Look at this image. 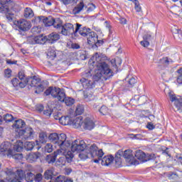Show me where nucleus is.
Instances as JSON below:
<instances>
[{
	"label": "nucleus",
	"mask_w": 182,
	"mask_h": 182,
	"mask_svg": "<svg viewBox=\"0 0 182 182\" xmlns=\"http://www.w3.org/2000/svg\"><path fill=\"white\" fill-rule=\"evenodd\" d=\"M11 83L14 86V87H21V89H23V87H26V85H28V80L20 81L18 78L14 77L11 80Z\"/></svg>",
	"instance_id": "23"
},
{
	"label": "nucleus",
	"mask_w": 182,
	"mask_h": 182,
	"mask_svg": "<svg viewBox=\"0 0 182 182\" xmlns=\"http://www.w3.org/2000/svg\"><path fill=\"white\" fill-rule=\"evenodd\" d=\"M107 108L106 106H102L100 109H99L100 113L101 114H103V116H105V114H107Z\"/></svg>",
	"instance_id": "53"
},
{
	"label": "nucleus",
	"mask_w": 182,
	"mask_h": 182,
	"mask_svg": "<svg viewBox=\"0 0 182 182\" xmlns=\"http://www.w3.org/2000/svg\"><path fill=\"white\" fill-rule=\"evenodd\" d=\"M85 112V108L82 105H77L75 109V114L80 116Z\"/></svg>",
	"instance_id": "43"
},
{
	"label": "nucleus",
	"mask_w": 182,
	"mask_h": 182,
	"mask_svg": "<svg viewBox=\"0 0 182 182\" xmlns=\"http://www.w3.org/2000/svg\"><path fill=\"white\" fill-rule=\"evenodd\" d=\"M17 27L19 31H22V32H26L32 28V25L31 23L25 19H21L17 21Z\"/></svg>",
	"instance_id": "17"
},
{
	"label": "nucleus",
	"mask_w": 182,
	"mask_h": 182,
	"mask_svg": "<svg viewBox=\"0 0 182 182\" xmlns=\"http://www.w3.org/2000/svg\"><path fill=\"white\" fill-rule=\"evenodd\" d=\"M178 73H180V75L177 77L176 82L178 85H182V68L178 70Z\"/></svg>",
	"instance_id": "49"
},
{
	"label": "nucleus",
	"mask_w": 182,
	"mask_h": 182,
	"mask_svg": "<svg viewBox=\"0 0 182 182\" xmlns=\"http://www.w3.org/2000/svg\"><path fill=\"white\" fill-rule=\"evenodd\" d=\"M52 176H53V169H47L44 172L43 178L46 180H52Z\"/></svg>",
	"instance_id": "35"
},
{
	"label": "nucleus",
	"mask_w": 182,
	"mask_h": 182,
	"mask_svg": "<svg viewBox=\"0 0 182 182\" xmlns=\"http://www.w3.org/2000/svg\"><path fill=\"white\" fill-rule=\"evenodd\" d=\"M78 32L81 36H87L92 31H90V28H86V27H82L78 30Z\"/></svg>",
	"instance_id": "33"
},
{
	"label": "nucleus",
	"mask_w": 182,
	"mask_h": 182,
	"mask_svg": "<svg viewBox=\"0 0 182 182\" xmlns=\"http://www.w3.org/2000/svg\"><path fill=\"white\" fill-rule=\"evenodd\" d=\"M6 176V181L8 182H22L21 180L25 178L27 182H33L35 178V174L32 172H28L25 174L21 169H18L16 172L12 171H8Z\"/></svg>",
	"instance_id": "3"
},
{
	"label": "nucleus",
	"mask_w": 182,
	"mask_h": 182,
	"mask_svg": "<svg viewBox=\"0 0 182 182\" xmlns=\"http://www.w3.org/2000/svg\"><path fill=\"white\" fill-rule=\"evenodd\" d=\"M168 97L170 101L173 105V110L175 112H179L181 113L182 112V97L180 96L176 95V94L173 92H168Z\"/></svg>",
	"instance_id": "7"
},
{
	"label": "nucleus",
	"mask_w": 182,
	"mask_h": 182,
	"mask_svg": "<svg viewBox=\"0 0 182 182\" xmlns=\"http://www.w3.org/2000/svg\"><path fill=\"white\" fill-rule=\"evenodd\" d=\"M0 5L1 6H0L1 14H7L10 9L14 10L16 6V4L11 0H0Z\"/></svg>",
	"instance_id": "10"
},
{
	"label": "nucleus",
	"mask_w": 182,
	"mask_h": 182,
	"mask_svg": "<svg viewBox=\"0 0 182 182\" xmlns=\"http://www.w3.org/2000/svg\"><path fill=\"white\" fill-rule=\"evenodd\" d=\"M46 96L50 95L52 97L57 98L59 102H65L67 106H72L75 103V100L71 97H66L65 91L59 87H49L44 92Z\"/></svg>",
	"instance_id": "2"
},
{
	"label": "nucleus",
	"mask_w": 182,
	"mask_h": 182,
	"mask_svg": "<svg viewBox=\"0 0 182 182\" xmlns=\"http://www.w3.org/2000/svg\"><path fill=\"white\" fill-rule=\"evenodd\" d=\"M96 9V6L94 4L88 5L87 12H92Z\"/></svg>",
	"instance_id": "55"
},
{
	"label": "nucleus",
	"mask_w": 182,
	"mask_h": 182,
	"mask_svg": "<svg viewBox=\"0 0 182 182\" xmlns=\"http://www.w3.org/2000/svg\"><path fill=\"white\" fill-rule=\"evenodd\" d=\"M43 175H42V173H38L37 174H34V181L35 182H42V181L43 180Z\"/></svg>",
	"instance_id": "44"
},
{
	"label": "nucleus",
	"mask_w": 182,
	"mask_h": 182,
	"mask_svg": "<svg viewBox=\"0 0 182 182\" xmlns=\"http://www.w3.org/2000/svg\"><path fill=\"white\" fill-rule=\"evenodd\" d=\"M59 39H60V36L58 33H51L47 37V42L48 43H55Z\"/></svg>",
	"instance_id": "24"
},
{
	"label": "nucleus",
	"mask_w": 182,
	"mask_h": 182,
	"mask_svg": "<svg viewBox=\"0 0 182 182\" xmlns=\"http://www.w3.org/2000/svg\"><path fill=\"white\" fill-rule=\"evenodd\" d=\"M4 76L5 77L9 78L12 76V70L11 69H6L4 70Z\"/></svg>",
	"instance_id": "54"
},
{
	"label": "nucleus",
	"mask_w": 182,
	"mask_h": 182,
	"mask_svg": "<svg viewBox=\"0 0 182 182\" xmlns=\"http://www.w3.org/2000/svg\"><path fill=\"white\" fill-rule=\"evenodd\" d=\"M89 90H86V91L84 92V97L85 99H87V101L93 100V94L89 92Z\"/></svg>",
	"instance_id": "42"
},
{
	"label": "nucleus",
	"mask_w": 182,
	"mask_h": 182,
	"mask_svg": "<svg viewBox=\"0 0 182 182\" xmlns=\"http://www.w3.org/2000/svg\"><path fill=\"white\" fill-rule=\"evenodd\" d=\"M25 121L22 120V119H17L15 121V122L14 123V124L12 125L13 129H17V132H19V129H22L23 127H25Z\"/></svg>",
	"instance_id": "28"
},
{
	"label": "nucleus",
	"mask_w": 182,
	"mask_h": 182,
	"mask_svg": "<svg viewBox=\"0 0 182 182\" xmlns=\"http://www.w3.org/2000/svg\"><path fill=\"white\" fill-rule=\"evenodd\" d=\"M146 97L145 96L141 97L139 98V102L141 103V105H144L146 102Z\"/></svg>",
	"instance_id": "63"
},
{
	"label": "nucleus",
	"mask_w": 182,
	"mask_h": 182,
	"mask_svg": "<svg viewBox=\"0 0 182 182\" xmlns=\"http://www.w3.org/2000/svg\"><path fill=\"white\" fill-rule=\"evenodd\" d=\"M27 42L28 43H30V45H36V39L35 36L28 37Z\"/></svg>",
	"instance_id": "50"
},
{
	"label": "nucleus",
	"mask_w": 182,
	"mask_h": 182,
	"mask_svg": "<svg viewBox=\"0 0 182 182\" xmlns=\"http://www.w3.org/2000/svg\"><path fill=\"white\" fill-rule=\"evenodd\" d=\"M113 160H114V157L112 155L105 156L101 159V164L102 166H110L113 163Z\"/></svg>",
	"instance_id": "26"
},
{
	"label": "nucleus",
	"mask_w": 182,
	"mask_h": 182,
	"mask_svg": "<svg viewBox=\"0 0 182 182\" xmlns=\"http://www.w3.org/2000/svg\"><path fill=\"white\" fill-rule=\"evenodd\" d=\"M146 127L149 130H154V129H156V127L151 122H148Z\"/></svg>",
	"instance_id": "62"
},
{
	"label": "nucleus",
	"mask_w": 182,
	"mask_h": 182,
	"mask_svg": "<svg viewBox=\"0 0 182 182\" xmlns=\"http://www.w3.org/2000/svg\"><path fill=\"white\" fill-rule=\"evenodd\" d=\"M81 85H82V87L86 90H89V89H93L95 86V80H87L85 77H82L80 80Z\"/></svg>",
	"instance_id": "20"
},
{
	"label": "nucleus",
	"mask_w": 182,
	"mask_h": 182,
	"mask_svg": "<svg viewBox=\"0 0 182 182\" xmlns=\"http://www.w3.org/2000/svg\"><path fill=\"white\" fill-rule=\"evenodd\" d=\"M60 123L63 126H69V124H72V119L69 116H62L60 117Z\"/></svg>",
	"instance_id": "29"
},
{
	"label": "nucleus",
	"mask_w": 182,
	"mask_h": 182,
	"mask_svg": "<svg viewBox=\"0 0 182 182\" xmlns=\"http://www.w3.org/2000/svg\"><path fill=\"white\" fill-rule=\"evenodd\" d=\"M122 157H123V155L119 154V151H118L114 158L115 164L116 166H117V167H120V166H122Z\"/></svg>",
	"instance_id": "36"
},
{
	"label": "nucleus",
	"mask_w": 182,
	"mask_h": 182,
	"mask_svg": "<svg viewBox=\"0 0 182 182\" xmlns=\"http://www.w3.org/2000/svg\"><path fill=\"white\" fill-rule=\"evenodd\" d=\"M45 151H46V153H52V151H53V148L51 144H47L45 146Z\"/></svg>",
	"instance_id": "52"
},
{
	"label": "nucleus",
	"mask_w": 182,
	"mask_h": 182,
	"mask_svg": "<svg viewBox=\"0 0 182 182\" xmlns=\"http://www.w3.org/2000/svg\"><path fill=\"white\" fill-rule=\"evenodd\" d=\"M48 139L51 143L58 146L60 150L66 151L69 147H70V141L68 140L66 134L52 133L48 136Z\"/></svg>",
	"instance_id": "4"
},
{
	"label": "nucleus",
	"mask_w": 182,
	"mask_h": 182,
	"mask_svg": "<svg viewBox=\"0 0 182 182\" xmlns=\"http://www.w3.org/2000/svg\"><path fill=\"white\" fill-rule=\"evenodd\" d=\"M15 9H16V8L14 7V9H10L9 12L5 13L6 19H8V21H9L10 22L13 19L12 16L14 15V14H11V11H15ZM2 14H4V13H2Z\"/></svg>",
	"instance_id": "45"
},
{
	"label": "nucleus",
	"mask_w": 182,
	"mask_h": 182,
	"mask_svg": "<svg viewBox=\"0 0 182 182\" xmlns=\"http://www.w3.org/2000/svg\"><path fill=\"white\" fill-rule=\"evenodd\" d=\"M76 25L77 27L75 30V26L70 23H67L64 25L60 23L57 29L58 31H60V33L61 35H63L64 36H70V35H76L79 31V29H80V26H82V25L79 23H76Z\"/></svg>",
	"instance_id": "5"
},
{
	"label": "nucleus",
	"mask_w": 182,
	"mask_h": 182,
	"mask_svg": "<svg viewBox=\"0 0 182 182\" xmlns=\"http://www.w3.org/2000/svg\"><path fill=\"white\" fill-rule=\"evenodd\" d=\"M75 129H79V127H82L83 124V119L82 117L75 118L73 121H72V124Z\"/></svg>",
	"instance_id": "30"
},
{
	"label": "nucleus",
	"mask_w": 182,
	"mask_h": 182,
	"mask_svg": "<svg viewBox=\"0 0 182 182\" xmlns=\"http://www.w3.org/2000/svg\"><path fill=\"white\" fill-rule=\"evenodd\" d=\"M36 109L37 112H40L41 113V112H43V109H45V107L42 105H36Z\"/></svg>",
	"instance_id": "61"
},
{
	"label": "nucleus",
	"mask_w": 182,
	"mask_h": 182,
	"mask_svg": "<svg viewBox=\"0 0 182 182\" xmlns=\"http://www.w3.org/2000/svg\"><path fill=\"white\" fill-rule=\"evenodd\" d=\"M9 157H13L15 160H22L23 155L22 154H15V151L12 150V155H9Z\"/></svg>",
	"instance_id": "40"
},
{
	"label": "nucleus",
	"mask_w": 182,
	"mask_h": 182,
	"mask_svg": "<svg viewBox=\"0 0 182 182\" xmlns=\"http://www.w3.org/2000/svg\"><path fill=\"white\" fill-rule=\"evenodd\" d=\"M23 149V142H22L21 140L17 141L14 146V151H17L18 153H19L20 151H22Z\"/></svg>",
	"instance_id": "32"
},
{
	"label": "nucleus",
	"mask_w": 182,
	"mask_h": 182,
	"mask_svg": "<svg viewBox=\"0 0 182 182\" xmlns=\"http://www.w3.org/2000/svg\"><path fill=\"white\" fill-rule=\"evenodd\" d=\"M43 114L47 117H50V114H52V109L48 108L47 109L43 111Z\"/></svg>",
	"instance_id": "56"
},
{
	"label": "nucleus",
	"mask_w": 182,
	"mask_h": 182,
	"mask_svg": "<svg viewBox=\"0 0 182 182\" xmlns=\"http://www.w3.org/2000/svg\"><path fill=\"white\" fill-rule=\"evenodd\" d=\"M79 157L81 160H86V159H89V157H90V155L87 153V154L81 153L79 154Z\"/></svg>",
	"instance_id": "58"
},
{
	"label": "nucleus",
	"mask_w": 182,
	"mask_h": 182,
	"mask_svg": "<svg viewBox=\"0 0 182 182\" xmlns=\"http://www.w3.org/2000/svg\"><path fill=\"white\" fill-rule=\"evenodd\" d=\"M28 80H31L30 86L31 87H36V93L43 92V85L41 84V79L38 78L36 76H33L28 78Z\"/></svg>",
	"instance_id": "16"
},
{
	"label": "nucleus",
	"mask_w": 182,
	"mask_h": 182,
	"mask_svg": "<svg viewBox=\"0 0 182 182\" xmlns=\"http://www.w3.org/2000/svg\"><path fill=\"white\" fill-rule=\"evenodd\" d=\"M140 43L141 46H144V48H147V46L150 45V43H149L147 41H141Z\"/></svg>",
	"instance_id": "64"
},
{
	"label": "nucleus",
	"mask_w": 182,
	"mask_h": 182,
	"mask_svg": "<svg viewBox=\"0 0 182 182\" xmlns=\"http://www.w3.org/2000/svg\"><path fill=\"white\" fill-rule=\"evenodd\" d=\"M47 58L48 59H50V60H53L55 58H56V52L54 49L49 48L47 52Z\"/></svg>",
	"instance_id": "34"
},
{
	"label": "nucleus",
	"mask_w": 182,
	"mask_h": 182,
	"mask_svg": "<svg viewBox=\"0 0 182 182\" xmlns=\"http://www.w3.org/2000/svg\"><path fill=\"white\" fill-rule=\"evenodd\" d=\"M166 176L169 180H174L175 181H177L178 180V174L176 172H169L168 173L166 174Z\"/></svg>",
	"instance_id": "38"
},
{
	"label": "nucleus",
	"mask_w": 182,
	"mask_h": 182,
	"mask_svg": "<svg viewBox=\"0 0 182 182\" xmlns=\"http://www.w3.org/2000/svg\"><path fill=\"white\" fill-rule=\"evenodd\" d=\"M83 1L85 0H75L74 4L78 2V4L73 10V14H74V15H77V14H80V12L83 11V8H85V3Z\"/></svg>",
	"instance_id": "22"
},
{
	"label": "nucleus",
	"mask_w": 182,
	"mask_h": 182,
	"mask_svg": "<svg viewBox=\"0 0 182 182\" xmlns=\"http://www.w3.org/2000/svg\"><path fill=\"white\" fill-rule=\"evenodd\" d=\"M71 151L73 153H81V151H86V143L83 140L76 139L74 141H70Z\"/></svg>",
	"instance_id": "9"
},
{
	"label": "nucleus",
	"mask_w": 182,
	"mask_h": 182,
	"mask_svg": "<svg viewBox=\"0 0 182 182\" xmlns=\"http://www.w3.org/2000/svg\"><path fill=\"white\" fill-rule=\"evenodd\" d=\"M159 69H166L170 63H173V60L168 58V57H164L159 60Z\"/></svg>",
	"instance_id": "21"
},
{
	"label": "nucleus",
	"mask_w": 182,
	"mask_h": 182,
	"mask_svg": "<svg viewBox=\"0 0 182 182\" xmlns=\"http://www.w3.org/2000/svg\"><path fill=\"white\" fill-rule=\"evenodd\" d=\"M65 178L64 176H59L55 178V182H65Z\"/></svg>",
	"instance_id": "60"
},
{
	"label": "nucleus",
	"mask_w": 182,
	"mask_h": 182,
	"mask_svg": "<svg viewBox=\"0 0 182 182\" xmlns=\"http://www.w3.org/2000/svg\"><path fill=\"white\" fill-rule=\"evenodd\" d=\"M33 147H35V143L33 141H26L24 144V149L27 151H31V150H33Z\"/></svg>",
	"instance_id": "37"
},
{
	"label": "nucleus",
	"mask_w": 182,
	"mask_h": 182,
	"mask_svg": "<svg viewBox=\"0 0 182 182\" xmlns=\"http://www.w3.org/2000/svg\"><path fill=\"white\" fill-rule=\"evenodd\" d=\"M39 141L40 143H46V134H45L44 133H41L39 135Z\"/></svg>",
	"instance_id": "51"
},
{
	"label": "nucleus",
	"mask_w": 182,
	"mask_h": 182,
	"mask_svg": "<svg viewBox=\"0 0 182 182\" xmlns=\"http://www.w3.org/2000/svg\"><path fill=\"white\" fill-rule=\"evenodd\" d=\"M73 157H75V155L71 151H68L63 156L60 157L57 161L56 164L58 166H65L67 163H72L73 161Z\"/></svg>",
	"instance_id": "15"
},
{
	"label": "nucleus",
	"mask_w": 182,
	"mask_h": 182,
	"mask_svg": "<svg viewBox=\"0 0 182 182\" xmlns=\"http://www.w3.org/2000/svg\"><path fill=\"white\" fill-rule=\"evenodd\" d=\"M162 154L166 156V157H171V154H170V151H168V148H166L162 150Z\"/></svg>",
	"instance_id": "57"
},
{
	"label": "nucleus",
	"mask_w": 182,
	"mask_h": 182,
	"mask_svg": "<svg viewBox=\"0 0 182 182\" xmlns=\"http://www.w3.org/2000/svg\"><path fill=\"white\" fill-rule=\"evenodd\" d=\"M92 59L100 65V69L93 76L94 80H95L96 82L102 80L103 82L105 80L110 79L112 76H113V71H112V69H110L109 65L105 62L101 63L102 57L99 55V53H96L92 56Z\"/></svg>",
	"instance_id": "1"
},
{
	"label": "nucleus",
	"mask_w": 182,
	"mask_h": 182,
	"mask_svg": "<svg viewBox=\"0 0 182 182\" xmlns=\"http://www.w3.org/2000/svg\"><path fill=\"white\" fill-rule=\"evenodd\" d=\"M118 154L122 156V157L125 159V161L129 163V164H136V158L134 157V154H133V151L132 149H127L124 151L119 150Z\"/></svg>",
	"instance_id": "11"
},
{
	"label": "nucleus",
	"mask_w": 182,
	"mask_h": 182,
	"mask_svg": "<svg viewBox=\"0 0 182 182\" xmlns=\"http://www.w3.org/2000/svg\"><path fill=\"white\" fill-rule=\"evenodd\" d=\"M25 18H32L33 16V11L31 8H26L24 10Z\"/></svg>",
	"instance_id": "39"
},
{
	"label": "nucleus",
	"mask_w": 182,
	"mask_h": 182,
	"mask_svg": "<svg viewBox=\"0 0 182 182\" xmlns=\"http://www.w3.org/2000/svg\"><path fill=\"white\" fill-rule=\"evenodd\" d=\"M85 153L90 154V156L92 159H96V157L100 159V157H103V156L105 155L103 150L99 149L96 144L87 145V147L85 149Z\"/></svg>",
	"instance_id": "6"
},
{
	"label": "nucleus",
	"mask_w": 182,
	"mask_h": 182,
	"mask_svg": "<svg viewBox=\"0 0 182 182\" xmlns=\"http://www.w3.org/2000/svg\"><path fill=\"white\" fill-rule=\"evenodd\" d=\"M4 120L6 123H11V122H14V116L11 114H6L4 115Z\"/></svg>",
	"instance_id": "41"
},
{
	"label": "nucleus",
	"mask_w": 182,
	"mask_h": 182,
	"mask_svg": "<svg viewBox=\"0 0 182 182\" xmlns=\"http://www.w3.org/2000/svg\"><path fill=\"white\" fill-rule=\"evenodd\" d=\"M41 157V153L36 152V153H31L26 156V160L28 163H33L38 160Z\"/></svg>",
	"instance_id": "25"
},
{
	"label": "nucleus",
	"mask_w": 182,
	"mask_h": 182,
	"mask_svg": "<svg viewBox=\"0 0 182 182\" xmlns=\"http://www.w3.org/2000/svg\"><path fill=\"white\" fill-rule=\"evenodd\" d=\"M1 153H4V156H12V149H11V144L9 142H4L0 145Z\"/></svg>",
	"instance_id": "18"
},
{
	"label": "nucleus",
	"mask_w": 182,
	"mask_h": 182,
	"mask_svg": "<svg viewBox=\"0 0 182 182\" xmlns=\"http://www.w3.org/2000/svg\"><path fill=\"white\" fill-rule=\"evenodd\" d=\"M134 4L135 5L134 9L136 11V12H141V6H140L139 0H134Z\"/></svg>",
	"instance_id": "48"
},
{
	"label": "nucleus",
	"mask_w": 182,
	"mask_h": 182,
	"mask_svg": "<svg viewBox=\"0 0 182 182\" xmlns=\"http://www.w3.org/2000/svg\"><path fill=\"white\" fill-rule=\"evenodd\" d=\"M87 41L88 45H90L93 49L100 46V41H99L97 34L95 31H91L87 34Z\"/></svg>",
	"instance_id": "13"
},
{
	"label": "nucleus",
	"mask_w": 182,
	"mask_h": 182,
	"mask_svg": "<svg viewBox=\"0 0 182 182\" xmlns=\"http://www.w3.org/2000/svg\"><path fill=\"white\" fill-rule=\"evenodd\" d=\"M128 87H133L136 83H137V80L134 78V77H132L129 80H128Z\"/></svg>",
	"instance_id": "47"
},
{
	"label": "nucleus",
	"mask_w": 182,
	"mask_h": 182,
	"mask_svg": "<svg viewBox=\"0 0 182 182\" xmlns=\"http://www.w3.org/2000/svg\"><path fill=\"white\" fill-rule=\"evenodd\" d=\"M38 18L40 21H43L45 26H54L55 29H58L60 23H63L62 20H60V18H55L52 16H48L47 18H45L43 16H40Z\"/></svg>",
	"instance_id": "8"
},
{
	"label": "nucleus",
	"mask_w": 182,
	"mask_h": 182,
	"mask_svg": "<svg viewBox=\"0 0 182 182\" xmlns=\"http://www.w3.org/2000/svg\"><path fill=\"white\" fill-rule=\"evenodd\" d=\"M36 43L39 45H44L48 42V36H43V35L36 36Z\"/></svg>",
	"instance_id": "31"
},
{
	"label": "nucleus",
	"mask_w": 182,
	"mask_h": 182,
	"mask_svg": "<svg viewBox=\"0 0 182 182\" xmlns=\"http://www.w3.org/2000/svg\"><path fill=\"white\" fill-rule=\"evenodd\" d=\"M58 154H65V151L57 149L54 154L47 155L46 161L47 163H48V164H53V163L56 161V157H58Z\"/></svg>",
	"instance_id": "19"
},
{
	"label": "nucleus",
	"mask_w": 182,
	"mask_h": 182,
	"mask_svg": "<svg viewBox=\"0 0 182 182\" xmlns=\"http://www.w3.org/2000/svg\"><path fill=\"white\" fill-rule=\"evenodd\" d=\"M135 157L141 161H150V160H156V155L154 154H145L143 151L137 150L134 153Z\"/></svg>",
	"instance_id": "14"
},
{
	"label": "nucleus",
	"mask_w": 182,
	"mask_h": 182,
	"mask_svg": "<svg viewBox=\"0 0 182 182\" xmlns=\"http://www.w3.org/2000/svg\"><path fill=\"white\" fill-rule=\"evenodd\" d=\"M84 129L86 130H92L95 129V122L90 118H86L84 122Z\"/></svg>",
	"instance_id": "27"
},
{
	"label": "nucleus",
	"mask_w": 182,
	"mask_h": 182,
	"mask_svg": "<svg viewBox=\"0 0 182 182\" xmlns=\"http://www.w3.org/2000/svg\"><path fill=\"white\" fill-rule=\"evenodd\" d=\"M18 79L20 80V82H23V80H28V82H29V78L25 77V73H23V71H20L18 73Z\"/></svg>",
	"instance_id": "46"
},
{
	"label": "nucleus",
	"mask_w": 182,
	"mask_h": 182,
	"mask_svg": "<svg viewBox=\"0 0 182 182\" xmlns=\"http://www.w3.org/2000/svg\"><path fill=\"white\" fill-rule=\"evenodd\" d=\"M64 5H70V4H75V0H60Z\"/></svg>",
	"instance_id": "59"
},
{
	"label": "nucleus",
	"mask_w": 182,
	"mask_h": 182,
	"mask_svg": "<svg viewBox=\"0 0 182 182\" xmlns=\"http://www.w3.org/2000/svg\"><path fill=\"white\" fill-rule=\"evenodd\" d=\"M17 132L18 137L22 140H32L33 139V129L31 127L19 129Z\"/></svg>",
	"instance_id": "12"
}]
</instances>
